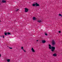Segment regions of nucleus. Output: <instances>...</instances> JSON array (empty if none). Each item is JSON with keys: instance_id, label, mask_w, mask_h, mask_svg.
<instances>
[{"instance_id": "f257e3e1", "label": "nucleus", "mask_w": 62, "mask_h": 62, "mask_svg": "<svg viewBox=\"0 0 62 62\" xmlns=\"http://www.w3.org/2000/svg\"><path fill=\"white\" fill-rule=\"evenodd\" d=\"M48 46H49V49H51V51L52 52H53L54 51V50L55 48V47L53 46H51V45L50 44H49Z\"/></svg>"}, {"instance_id": "f03ea898", "label": "nucleus", "mask_w": 62, "mask_h": 62, "mask_svg": "<svg viewBox=\"0 0 62 62\" xmlns=\"http://www.w3.org/2000/svg\"><path fill=\"white\" fill-rule=\"evenodd\" d=\"M52 45L53 46H54V45H55V42H54V40H52Z\"/></svg>"}, {"instance_id": "7ed1b4c3", "label": "nucleus", "mask_w": 62, "mask_h": 62, "mask_svg": "<svg viewBox=\"0 0 62 62\" xmlns=\"http://www.w3.org/2000/svg\"><path fill=\"white\" fill-rule=\"evenodd\" d=\"M25 12H28L29 9H28L27 8H25Z\"/></svg>"}, {"instance_id": "20e7f679", "label": "nucleus", "mask_w": 62, "mask_h": 62, "mask_svg": "<svg viewBox=\"0 0 62 62\" xmlns=\"http://www.w3.org/2000/svg\"><path fill=\"white\" fill-rule=\"evenodd\" d=\"M35 6L36 7H39V5L38 3H35Z\"/></svg>"}, {"instance_id": "39448f33", "label": "nucleus", "mask_w": 62, "mask_h": 62, "mask_svg": "<svg viewBox=\"0 0 62 62\" xmlns=\"http://www.w3.org/2000/svg\"><path fill=\"white\" fill-rule=\"evenodd\" d=\"M33 19L34 21H36L37 20V18L35 17H33Z\"/></svg>"}, {"instance_id": "423d86ee", "label": "nucleus", "mask_w": 62, "mask_h": 62, "mask_svg": "<svg viewBox=\"0 0 62 62\" xmlns=\"http://www.w3.org/2000/svg\"><path fill=\"white\" fill-rule=\"evenodd\" d=\"M42 42L43 43H45L46 42V41L45 40H42Z\"/></svg>"}, {"instance_id": "0eeeda50", "label": "nucleus", "mask_w": 62, "mask_h": 62, "mask_svg": "<svg viewBox=\"0 0 62 62\" xmlns=\"http://www.w3.org/2000/svg\"><path fill=\"white\" fill-rule=\"evenodd\" d=\"M2 3H4L6 2V1L5 0H3L2 1Z\"/></svg>"}, {"instance_id": "6e6552de", "label": "nucleus", "mask_w": 62, "mask_h": 62, "mask_svg": "<svg viewBox=\"0 0 62 62\" xmlns=\"http://www.w3.org/2000/svg\"><path fill=\"white\" fill-rule=\"evenodd\" d=\"M31 50L32 51V52H35V51L34 50V49H33V48H32Z\"/></svg>"}, {"instance_id": "1a4fd4ad", "label": "nucleus", "mask_w": 62, "mask_h": 62, "mask_svg": "<svg viewBox=\"0 0 62 62\" xmlns=\"http://www.w3.org/2000/svg\"><path fill=\"white\" fill-rule=\"evenodd\" d=\"M53 55L54 56H57V54H53Z\"/></svg>"}, {"instance_id": "9d476101", "label": "nucleus", "mask_w": 62, "mask_h": 62, "mask_svg": "<svg viewBox=\"0 0 62 62\" xmlns=\"http://www.w3.org/2000/svg\"><path fill=\"white\" fill-rule=\"evenodd\" d=\"M38 23H41L42 22V21L41 20H39L38 21Z\"/></svg>"}, {"instance_id": "9b49d317", "label": "nucleus", "mask_w": 62, "mask_h": 62, "mask_svg": "<svg viewBox=\"0 0 62 62\" xmlns=\"http://www.w3.org/2000/svg\"><path fill=\"white\" fill-rule=\"evenodd\" d=\"M7 62H9L10 61V59H7Z\"/></svg>"}, {"instance_id": "f8f14e48", "label": "nucleus", "mask_w": 62, "mask_h": 62, "mask_svg": "<svg viewBox=\"0 0 62 62\" xmlns=\"http://www.w3.org/2000/svg\"><path fill=\"white\" fill-rule=\"evenodd\" d=\"M32 6L33 7H35L36 6V3H34L32 4Z\"/></svg>"}, {"instance_id": "ddd939ff", "label": "nucleus", "mask_w": 62, "mask_h": 62, "mask_svg": "<svg viewBox=\"0 0 62 62\" xmlns=\"http://www.w3.org/2000/svg\"><path fill=\"white\" fill-rule=\"evenodd\" d=\"M7 34L8 35H11L10 34H11V33H10L8 32H7Z\"/></svg>"}, {"instance_id": "4468645a", "label": "nucleus", "mask_w": 62, "mask_h": 62, "mask_svg": "<svg viewBox=\"0 0 62 62\" xmlns=\"http://www.w3.org/2000/svg\"><path fill=\"white\" fill-rule=\"evenodd\" d=\"M7 33H6L5 32L4 33V34L5 35V36H7L8 35V34H7Z\"/></svg>"}, {"instance_id": "2eb2a0df", "label": "nucleus", "mask_w": 62, "mask_h": 62, "mask_svg": "<svg viewBox=\"0 0 62 62\" xmlns=\"http://www.w3.org/2000/svg\"><path fill=\"white\" fill-rule=\"evenodd\" d=\"M59 16H61V17H62V15H61V14H59Z\"/></svg>"}, {"instance_id": "dca6fc26", "label": "nucleus", "mask_w": 62, "mask_h": 62, "mask_svg": "<svg viewBox=\"0 0 62 62\" xmlns=\"http://www.w3.org/2000/svg\"><path fill=\"white\" fill-rule=\"evenodd\" d=\"M45 34L46 36H47V35H48V34H47L46 33H45Z\"/></svg>"}, {"instance_id": "f3484780", "label": "nucleus", "mask_w": 62, "mask_h": 62, "mask_svg": "<svg viewBox=\"0 0 62 62\" xmlns=\"http://www.w3.org/2000/svg\"><path fill=\"white\" fill-rule=\"evenodd\" d=\"M21 49L22 50H24V49H23V47H21Z\"/></svg>"}, {"instance_id": "a211bd4d", "label": "nucleus", "mask_w": 62, "mask_h": 62, "mask_svg": "<svg viewBox=\"0 0 62 62\" xmlns=\"http://www.w3.org/2000/svg\"><path fill=\"white\" fill-rule=\"evenodd\" d=\"M16 11H18V10H19V9H16Z\"/></svg>"}, {"instance_id": "6ab92c4d", "label": "nucleus", "mask_w": 62, "mask_h": 62, "mask_svg": "<svg viewBox=\"0 0 62 62\" xmlns=\"http://www.w3.org/2000/svg\"><path fill=\"white\" fill-rule=\"evenodd\" d=\"M9 49H12V47H9Z\"/></svg>"}, {"instance_id": "aec40b11", "label": "nucleus", "mask_w": 62, "mask_h": 62, "mask_svg": "<svg viewBox=\"0 0 62 62\" xmlns=\"http://www.w3.org/2000/svg\"><path fill=\"white\" fill-rule=\"evenodd\" d=\"M23 51H24V52H26V51L25 50H24V49H23Z\"/></svg>"}, {"instance_id": "412c9836", "label": "nucleus", "mask_w": 62, "mask_h": 62, "mask_svg": "<svg viewBox=\"0 0 62 62\" xmlns=\"http://www.w3.org/2000/svg\"><path fill=\"white\" fill-rule=\"evenodd\" d=\"M59 33H61V31H59Z\"/></svg>"}, {"instance_id": "4be33fe9", "label": "nucleus", "mask_w": 62, "mask_h": 62, "mask_svg": "<svg viewBox=\"0 0 62 62\" xmlns=\"http://www.w3.org/2000/svg\"><path fill=\"white\" fill-rule=\"evenodd\" d=\"M3 38H5V37H4V36H3Z\"/></svg>"}, {"instance_id": "5701e85b", "label": "nucleus", "mask_w": 62, "mask_h": 62, "mask_svg": "<svg viewBox=\"0 0 62 62\" xmlns=\"http://www.w3.org/2000/svg\"><path fill=\"white\" fill-rule=\"evenodd\" d=\"M1 54H0V57H1Z\"/></svg>"}, {"instance_id": "b1692460", "label": "nucleus", "mask_w": 62, "mask_h": 62, "mask_svg": "<svg viewBox=\"0 0 62 62\" xmlns=\"http://www.w3.org/2000/svg\"><path fill=\"white\" fill-rule=\"evenodd\" d=\"M3 37V36H0V37Z\"/></svg>"}, {"instance_id": "393cba45", "label": "nucleus", "mask_w": 62, "mask_h": 62, "mask_svg": "<svg viewBox=\"0 0 62 62\" xmlns=\"http://www.w3.org/2000/svg\"><path fill=\"white\" fill-rule=\"evenodd\" d=\"M38 41V40H37V41Z\"/></svg>"}, {"instance_id": "a878e982", "label": "nucleus", "mask_w": 62, "mask_h": 62, "mask_svg": "<svg viewBox=\"0 0 62 62\" xmlns=\"http://www.w3.org/2000/svg\"><path fill=\"white\" fill-rule=\"evenodd\" d=\"M9 48V46H7Z\"/></svg>"}, {"instance_id": "bb28decb", "label": "nucleus", "mask_w": 62, "mask_h": 62, "mask_svg": "<svg viewBox=\"0 0 62 62\" xmlns=\"http://www.w3.org/2000/svg\"><path fill=\"white\" fill-rule=\"evenodd\" d=\"M0 5H1V4H0Z\"/></svg>"}]
</instances>
